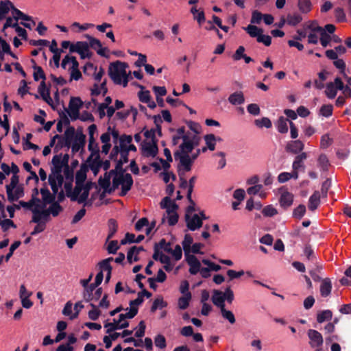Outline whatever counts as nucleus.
I'll return each mask as SVG.
<instances>
[{"label": "nucleus", "instance_id": "f257e3e1", "mask_svg": "<svg viewBox=\"0 0 351 351\" xmlns=\"http://www.w3.org/2000/svg\"><path fill=\"white\" fill-rule=\"evenodd\" d=\"M115 162V168L110 170V173H114L113 188L118 189L121 185L120 196L123 197L131 190L134 181L132 176L128 173H125L126 169L123 167L124 162L121 160Z\"/></svg>", "mask_w": 351, "mask_h": 351}, {"label": "nucleus", "instance_id": "f03ea898", "mask_svg": "<svg viewBox=\"0 0 351 351\" xmlns=\"http://www.w3.org/2000/svg\"><path fill=\"white\" fill-rule=\"evenodd\" d=\"M128 64L126 62L117 60L110 64L108 75L115 84H122L123 87L128 86L129 75L126 73Z\"/></svg>", "mask_w": 351, "mask_h": 351}, {"label": "nucleus", "instance_id": "7ed1b4c3", "mask_svg": "<svg viewBox=\"0 0 351 351\" xmlns=\"http://www.w3.org/2000/svg\"><path fill=\"white\" fill-rule=\"evenodd\" d=\"M87 171L88 160L84 161L80 169L77 171L75 175V191L77 193L80 189L82 191L80 195V203H84V206L86 205V199L88 198V182L85 183Z\"/></svg>", "mask_w": 351, "mask_h": 351}, {"label": "nucleus", "instance_id": "20e7f679", "mask_svg": "<svg viewBox=\"0 0 351 351\" xmlns=\"http://www.w3.org/2000/svg\"><path fill=\"white\" fill-rule=\"evenodd\" d=\"M82 105L83 102L80 97L71 98L69 108L65 110L72 121L77 120L79 118L80 110Z\"/></svg>", "mask_w": 351, "mask_h": 351}, {"label": "nucleus", "instance_id": "39448f33", "mask_svg": "<svg viewBox=\"0 0 351 351\" xmlns=\"http://www.w3.org/2000/svg\"><path fill=\"white\" fill-rule=\"evenodd\" d=\"M174 158L176 160H179L178 165V173L188 172L192 169L193 161L190 158V155L180 156L179 152H174Z\"/></svg>", "mask_w": 351, "mask_h": 351}, {"label": "nucleus", "instance_id": "423d86ee", "mask_svg": "<svg viewBox=\"0 0 351 351\" xmlns=\"http://www.w3.org/2000/svg\"><path fill=\"white\" fill-rule=\"evenodd\" d=\"M184 219L187 228L191 231H195L199 229L203 225V222L201 221L198 214H194L192 216L185 214Z\"/></svg>", "mask_w": 351, "mask_h": 351}, {"label": "nucleus", "instance_id": "0eeeda50", "mask_svg": "<svg viewBox=\"0 0 351 351\" xmlns=\"http://www.w3.org/2000/svg\"><path fill=\"white\" fill-rule=\"evenodd\" d=\"M93 160L92 162H89V169H91L94 174L96 176L99 169L102 167L105 171L108 170L110 167V162L108 160H106L105 161H102L100 159V156L99 153Z\"/></svg>", "mask_w": 351, "mask_h": 351}, {"label": "nucleus", "instance_id": "6e6552de", "mask_svg": "<svg viewBox=\"0 0 351 351\" xmlns=\"http://www.w3.org/2000/svg\"><path fill=\"white\" fill-rule=\"evenodd\" d=\"M141 150L145 157H156L158 152L157 142H145L142 146Z\"/></svg>", "mask_w": 351, "mask_h": 351}, {"label": "nucleus", "instance_id": "1a4fd4ad", "mask_svg": "<svg viewBox=\"0 0 351 351\" xmlns=\"http://www.w3.org/2000/svg\"><path fill=\"white\" fill-rule=\"evenodd\" d=\"M186 261L188 265L190 266L189 273L191 275L197 274L201 268V263L197 258L193 254L185 255Z\"/></svg>", "mask_w": 351, "mask_h": 351}, {"label": "nucleus", "instance_id": "9d476101", "mask_svg": "<svg viewBox=\"0 0 351 351\" xmlns=\"http://www.w3.org/2000/svg\"><path fill=\"white\" fill-rule=\"evenodd\" d=\"M70 52L79 53L82 58L88 57V43L78 41L73 43L70 48Z\"/></svg>", "mask_w": 351, "mask_h": 351}, {"label": "nucleus", "instance_id": "9b49d317", "mask_svg": "<svg viewBox=\"0 0 351 351\" xmlns=\"http://www.w3.org/2000/svg\"><path fill=\"white\" fill-rule=\"evenodd\" d=\"M308 337L310 339V345L312 348L319 347L323 344V337L320 332L313 329L308 330Z\"/></svg>", "mask_w": 351, "mask_h": 351}, {"label": "nucleus", "instance_id": "f8f14e48", "mask_svg": "<svg viewBox=\"0 0 351 351\" xmlns=\"http://www.w3.org/2000/svg\"><path fill=\"white\" fill-rule=\"evenodd\" d=\"M182 141V143L179 146V149L175 152H179L180 156L189 155L195 148L191 141H189V135L183 136Z\"/></svg>", "mask_w": 351, "mask_h": 351}, {"label": "nucleus", "instance_id": "ddd939ff", "mask_svg": "<svg viewBox=\"0 0 351 351\" xmlns=\"http://www.w3.org/2000/svg\"><path fill=\"white\" fill-rule=\"evenodd\" d=\"M113 260L114 258L112 257H109L108 258L102 260L97 265L99 269L104 270V271H107L105 278V283H108L110 280L112 270V267L110 265V262L112 261Z\"/></svg>", "mask_w": 351, "mask_h": 351}, {"label": "nucleus", "instance_id": "4468645a", "mask_svg": "<svg viewBox=\"0 0 351 351\" xmlns=\"http://www.w3.org/2000/svg\"><path fill=\"white\" fill-rule=\"evenodd\" d=\"M304 147V145L300 140H295L289 142L285 147V150L288 153L297 154L300 153Z\"/></svg>", "mask_w": 351, "mask_h": 351}, {"label": "nucleus", "instance_id": "2eb2a0df", "mask_svg": "<svg viewBox=\"0 0 351 351\" xmlns=\"http://www.w3.org/2000/svg\"><path fill=\"white\" fill-rule=\"evenodd\" d=\"M64 187L65 189L66 196L68 197H69L71 201H77L80 203V195H81L82 191L80 189L76 193L75 187L73 190L71 182H66L64 184Z\"/></svg>", "mask_w": 351, "mask_h": 351}, {"label": "nucleus", "instance_id": "dca6fc26", "mask_svg": "<svg viewBox=\"0 0 351 351\" xmlns=\"http://www.w3.org/2000/svg\"><path fill=\"white\" fill-rule=\"evenodd\" d=\"M8 200L10 202L17 201L19 199L23 197L25 195L23 187L22 186H18L14 189L6 190Z\"/></svg>", "mask_w": 351, "mask_h": 351}, {"label": "nucleus", "instance_id": "f3484780", "mask_svg": "<svg viewBox=\"0 0 351 351\" xmlns=\"http://www.w3.org/2000/svg\"><path fill=\"white\" fill-rule=\"evenodd\" d=\"M85 135L82 133L77 132L74 140L72 141L71 149L73 152H77L85 145Z\"/></svg>", "mask_w": 351, "mask_h": 351}, {"label": "nucleus", "instance_id": "a211bd4d", "mask_svg": "<svg viewBox=\"0 0 351 351\" xmlns=\"http://www.w3.org/2000/svg\"><path fill=\"white\" fill-rule=\"evenodd\" d=\"M160 207L162 208H165L167 214H170L174 210H177L178 209V205L168 196L162 199L160 202Z\"/></svg>", "mask_w": 351, "mask_h": 351}, {"label": "nucleus", "instance_id": "6ab92c4d", "mask_svg": "<svg viewBox=\"0 0 351 351\" xmlns=\"http://www.w3.org/2000/svg\"><path fill=\"white\" fill-rule=\"evenodd\" d=\"M293 202V195L289 192V191H285L283 192L280 197V205L281 207L284 208L285 209H287V208L290 207Z\"/></svg>", "mask_w": 351, "mask_h": 351}, {"label": "nucleus", "instance_id": "aec40b11", "mask_svg": "<svg viewBox=\"0 0 351 351\" xmlns=\"http://www.w3.org/2000/svg\"><path fill=\"white\" fill-rule=\"evenodd\" d=\"M307 158V154L306 152H302L300 154L297 155L295 157L293 162L292 164V169L294 170H300V169L302 171H304L305 166L304 164V161Z\"/></svg>", "mask_w": 351, "mask_h": 351}, {"label": "nucleus", "instance_id": "412c9836", "mask_svg": "<svg viewBox=\"0 0 351 351\" xmlns=\"http://www.w3.org/2000/svg\"><path fill=\"white\" fill-rule=\"evenodd\" d=\"M212 302L220 309L225 307V298L223 296V293L219 290H214L213 295L212 296Z\"/></svg>", "mask_w": 351, "mask_h": 351}, {"label": "nucleus", "instance_id": "4be33fe9", "mask_svg": "<svg viewBox=\"0 0 351 351\" xmlns=\"http://www.w3.org/2000/svg\"><path fill=\"white\" fill-rule=\"evenodd\" d=\"M98 182L100 187L104 189V191L100 194V199H104L106 193H111L116 189L113 188V185L110 187V181L102 179V177L99 178Z\"/></svg>", "mask_w": 351, "mask_h": 351}, {"label": "nucleus", "instance_id": "5701e85b", "mask_svg": "<svg viewBox=\"0 0 351 351\" xmlns=\"http://www.w3.org/2000/svg\"><path fill=\"white\" fill-rule=\"evenodd\" d=\"M332 291V282L330 278L322 280L320 285V294L322 297L326 298L330 295Z\"/></svg>", "mask_w": 351, "mask_h": 351}, {"label": "nucleus", "instance_id": "b1692460", "mask_svg": "<svg viewBox=\"0 0 351 351\" xmlns=\"http://www.w3.org/2000/svg\"><path fill=\"white\" fill-rule=\"evenodd\" d=\"M320 204V193L315 191L309 197L308 207L311 211L316 210Z\"/></svg>", "mask_w": 351, "mask_h": 351}, {"label": "nucleus", "instance_id": "393cba45", "mask_svg": "<svg viewBox=\"0 0 351 351\" xmlns=\"http://www.w3.org/2000/svg\"><path fill=\"white\" fill-rule=\"evenodd\" d=\"M112 99L110 96H108L105 98L104 102L99 104L98 107L95 111L96 113L98 114L99 117L101 119L106 116V108L110 106L112 103Z\"/></svg>", "mask_w": 351, "mask_h": 351}, {"label": "nucleus", "instance_id": "a878e982", "mask_svg": "<svg viewBox=\"0 0 351 351\" xmlns=\"http://www.w3.org/2000/svg\"><path fill=\"white\" fill-rule=\"evenodd\" d=\"M16 8L14 4L9 0L0 2V20L4 18L5 15L8 13L10 10H12L14 14V9Z\"/></svg>", "mask_w": 351, "mask_h": 351}, {"label": "nucleus", "instance_id": "bb28decb", "mask_svg": "<svg viewBox=\"0 0 351 351\" xmlns=\"http://www.w3.org/2000/svg\"><path fill=\"white\" fill-rule=\"evenodd\" d=\"M228 101L232 105H240L244 103L245 98L241 91H237L231 94L228 97Z\"/></svg>", "mask_w": 351, "mask_h": 351}, {"label": "nucleus", "instance_id": "cd10ccee", "mask_svg": "<svg viewBox=\"0 0 351 351\" xmlns=\"http://www.w3.org/2000/svg\"><path fill=\"white\" fill-rule=\"evenodd\" d=\"M118 230V223L117 221L114 219H110L108 221V236L106 238V242H108L110 239H112Z\"/></svg>", "mask_w": 351, "mask_h": 351}, {"label": "nucleus", "instance_id": "c85d7f7f", "mask_svg": "<svg viewBox=\"0 0 351 351\" xmlns=\"http://www.w3.org/2000/svg\"><path fill=\"white\" fill-rule=\"evenodd\" d=\"M132 136L131 135L128 134H122L120 136L119 139V145L117 147L119 148L121 151L127 150L128 146L132 143Z\"/></svg>", "mask_w": 351, "mask_h": 351}, {"label": "nucleus", "instance_id": "c756f323", "mask_svg": "<svg viewBox=\"0 0 351 351\" xmlns=\"http://www.w3.org/2000/svg\"><path fill=\"white\" fill-rule=\"evenodd\" d=\"M53 167L51 171L62 172L65 166L62 163V156L56 155L52 158Z\"/></svg>", "mask_w": 351, "mask_h": 351}, {"label": "nucleus", "instance_id": "7c9ffc66", "mask_svg": "<svg viewBox=\"0 0 351 351\" xmlns=\"http://www.w3.org/2000/svg\"><path fill=\"white\" fill-rule=\"evenodd\" d=\"M298 7L300 12L307 14L312 10L311 0H298Z\"/></svg>", "mask_w": 351, "mask_h": 351}, {"label": "nucleus", "instance_id": "2f4dec72", "mask_svg": "<svg viewBox=\"0 0 351 351\" xmlns=\"http://www.w3.org/2000/svg\"><path fill=\"white\" fill-rule=\"evenodd\" d=\"M288 119L281 116L278 118L276 122V127L278 131L281 134H285L288 132L287 121Z\"/></svg>", "mask_w": 351, "mask_h": 351}, {"label": "nucleus", "instance_id": "473e14b6", "mask_svg": "<svg viewBox=\"0 0 351 351\" xmlns=\"http://www.w3.org/2000/svg\"><path fill=\"white\" fill-rule=\"evenodd\" d=\"M193 242V237L189 234H186L184 235V238L183 241L182 242V245L183 247V250L184 251V255L190 254L191 252V245Z\"/></svg>", "mask_w": 351, "mask_h": 351}, {"label": "nucleus", "instance_id": "72a5a7b5", "mask_svg": "<svg viewBox=\"0 0 351 351\" xmlns=\"http://www.w3.org/2000/svg\"><path fill=\"white\" fill-rule=\"evenodd\" d=\"M191 300V293H187L186 295L182 296L178 299V305L180 309L185 310L189 306L190 300Z\"/></svg>", "mask_w": 351, "mask_h": 351}, {"label": "nucleus", "instance_id": "f704fd0d", "mask_svg": "<svg viewBox=\"0 0 351 351\" xmlns=\"http://www.w3.org/2000/svg\"><path fill=\"white\" fill-rule=\"evenodd\" d=\"M71 64V69L78 67V62L76 58L73 56L66 55L62 60L61 66L63 69H66L67 64Z\"/></svg>", "mask_w": 351, "mask_h": 351}, {"label": "nucleus", "instance_id": "c9c22d12", "mask_svg": "<svg viewBox=\"0 0 351 351\" xmlns=\"http://www.w3.org/2000/svg\"><path fill=\"white\" fill-rule=\"evenodd\" d=\"M318 165L323 171H328V168L330 165L328 157L326 154H322L319 155L318 160Z\"/></svg>", "mask_w": 351, "mask_h": 351}, {"label": "nucleus", "instance_id": "e433bc0d", "mask_svg": "<svg viewBox=\"0 0 351 351\" xmlns=\"http://www.w3.org/2000/svg\"><path fill=\"white\" fill-rule=\"evenodd\" d=\"M332 317V311L330 310H324L317 313V321L318 323H323L325 321L330 320Z\"/></svg>", "mask_w": 351, "mask_h": 351}, {"label": "nucleus", "instance_id": "4c0bfd02", "mask_svg": "<svg viewBox=\"0 0 351 351\" xmlns=\"http://www.w3.org/2000/svg\"><path fill=\"white\" fill-rule=\"evenodd\" d=\"M40 193L42 195L43 200L45 204H51L55 199V195L51 194L49 189L43 188L40 189Z\"/></svg>", "mask_w": 351, "mask_h": 351}, {"label": "nucleus", "instance_id": "58836bf2", "mask_svg": "<svg viewBox=\"0 0 351 351\" xmlns=\"http://www.w3.org/2000/svg\"><path fill=\"white\" fill-rule=\"evenodd\" d=\"M191 12L193 15L194 19L196 20L199 25L205 21L206 18L203 10L198 12L196 7H192L191 8Z\"/></svg>", "mask_w": 351, "mask_h": 351}, {"label": "nucleus", "instance_id": "ea45409f", "mask_svg": "<svg viewBox=\"0 0 351 351\" xmlns=\"http://www.w3.org/2000/svg\"><path fill=\"white\" fill-rule=\"evenodd\" d=\"M302 21V17L298 13L287 15V23L291 26H295Z\"/></svg>", "mask_w": 351, "mask_h": 351}, {"label": "nucleus", "instance_id": "a19ab883", "mask_svg": "<svg viewBox=\"0 0 351 351\" xmlns=\"http://www.w3.org/2000/svg\"><path fill=\"white\" fill-rule=\"evenodd\" d=\"M244 29L252 38H257L260 33L263 32V29L258 28L257 26L253 25H247Z\"/></svg>", "mask_w": 351, "mask_h": 351}, {"label": "nucleus", "instance_id": "79ce46f5", "mask_svg": "<svg viewBox=\"0 0 351 351\" xmlns=\"http://www.w3.org/2000/svg\"><path fill=\"white\" fill-rule=\"evenodd\" d=\"M54 182L56 184H62L63 176L62 172L51 171V173L49 176V183Z\"/></svg>", "mask_w": 351, "mask_h": 351}, {"label": "nucleus", "instance_id": "37998d69", "mask_svg": "<svg viewBox=\"0 0 351 351\" xmlns=\"http://www.w3.org/2000/svg\"><path fill=\"white\" fill-rule=\"evenodd\" d=\"M304 254L306 257V259L312 263L317 261L314 251L310 245H305L304 248Z\"/></svg>", "mask_w": 351, "mask_h": 351}, {"label": "nucleus", "instance_id": "c03bdc74", "mask_svg": "<svg viewBox=\"0 0 351 351\" xmlns=\"http://www.w3.org/2000/svg\"><path fill=\"white\" fill-rule=\"evenodd\" d=\"M337 90L335 88V84L329 82L326 86L325 93L328 98L334 99L337 95Z\"/></svg>", "mask_w": 351, "mask_h": 351}, {"label": "nucleus", "instance_id": "a18cd8bd", "mask_svg": "<svg viewBox=\"0 0 351 351\" xmlns=\"http://www.w3.org/2000/svg\"><path fill=\"white\" fill-rule=\"evenodd\" d=\"M75 129L73 127H69L64 134V141L71 145L72 141L75 136Z\"/></svg>", "mask_w": 351, "mask_h": 351}, {"label": "nucleus", "instance_id": "49530a36", "mask_svg": "<svg viewBox=\"0 0 351 351\" xmlns=\"http://www.w3.org/2000/svg\"><path fill=\"white\" fill-rule=\"evenodd\" d=\"M33 68L34 69L33 74L34 80L36 82L40 79H42V81H45L46 76L42 67L36 65Z\"/></svg>", "mask_w": 351, "mask_h": 351}, {"label": "nucleus", "instance_id": "de8ad7c7", "mask_svg": "<svg viewBox=\"0 0 351 351\" xmlns=\"http://www.w3.org/2000/svg\"><path fill=\"white\" fill-rule=\"evenodd\" d=\"M204 138L206 144L207 145V147L210 151L215 150L216 136L213 134H210L205 135Z\"/></svg>", "mask_w": 351, "mask_h": 351}, {"label": "nucleus", "instance_id": "09e8293b", "mask_svg": "<svg viewBox=\"0 0 351 351\" xmlns=\"http://www.w3.org/2000/svg\"><path fill=\"white\" fill-rule=\"evenodd\" d=\"M14 19L16 21H18L19 19H21L25 21H32V17L24 14L21 10L17 9L16 8L14 9Z\"/></svg>", "mask_w": 351, "mask_h": 351}, {"label": "nucleus", "instance_id": "8fccbe9b", "mask_svg": "<svg viewBox=\"0 0 351 351\" xmlns=\"http://www.w3.org/2000/svg\"><path fill=\"white\" fill-rule=\"evenodd\" d=\"M254 123L257 127L260 128H262L263 127L266 128H270L272 126L271 121L267 117H263L261 119H256L254 121Z\"/></svg>", "mask_w": 351, "mask_h": 351}, {"label": "nucleus", "instance_id": "3c124183", "mask_svg": "<svg viewBox=\"0 0 351 351\" xmlns=\"http://www.w3.org/2000/svg\"><path fill=\"white\" fill-rule=\"evenodd\" d=\"M306 213V206L304 204H300L293 211V217L296 219H302Z\"/></svg>", "mask_w": 351, "mask_h": 351}, {"label": "nucleus", "instance_id": "603ef678", "mask_svg": "<svg viewBox=\"0 0 351 351\" xmlns=\"http://www.w3.org/2000/svg\"><path fill=\"white\" fill-rule=\"evenodd\" d=\"M222 317L228 320L230 324H234L236 322L235 317L233 313L230 311L226 310L225 307L220 309Z\"/></svg>", "mask_w": 351, "mask_h": 351}, {"label": "nucleus", "instance_id": "864d4df0", "mask_svg": "<svg viewBox=\"0 0 351 351\" xmlns=\"http://www.w3.org/2000/svg\"><path fill=\"white\" fill-rule=\"evenodd\" d=\"M119 323L117 322L116 319H113V322H106L104 324V328H107L106 333L110 334L112 332L119 330Z\"/></svg>", "mask_w": 351, "mask_h": 351}, {"label": "nucleus", "instance_id": "5fc2aeb1", "mask_svg": "<svg viewBox=\"0 0 351 351\" xmlns=\"http://www.w3.org/2000/svg\"><path fill=\"white\" fill-rule=\"evenodd\" d=\"M43 207L44 206L40 207V206L37 204L36 207H35L34 209H32L33 217H32V219L31 221L32 222H34L36 223H45V221H43V220L41 218V215H40L39 209H38L39 208H43Z\"/></svg>", "mask_w": 351, "mask_h": 351}, {"label": "nucleus", "instance_id": "6e6d98bb", "mask_svg": "<svg viewBox=\"0 0 351 351\" xmlns=\"http://www.w3.org/2000/svg\"><path fill=\"white\" fill-rule=\"evenodd\" d=\"M333 106L331 104L323 105L320 110L319 113L325 117H329L332 114Z\"/></svg>", "mask_w": 351, "mask_h": 351}, {"label": "nucleus", "instance_id": "4d7b16f0", "mask_svg": "<svg viewBox=\"0 0 351 351\" xmlns=\"http://www.w3.org/2000/svg\"><path fill=\"white\" fill-rule=\"evenodd\" d=\"M62 210L61 206L58 202H52L48 208L49 214H51L53 217L58 216Z\"/></svg>", "mask_w": 351, "mask_h": 351}, {"label": "nucleus", "instance_id": "13d9d810", "mask_svg": "<svg viewBox=\"0 0 351 351\" xmlns=\"http://www.w3.org/2000/svg\"><path fill=\"white\" fill-rule=\"evenodd\" d=\"M155 346L160 349L167 346L165 337L162 335H157L154 338Z\"/></svg>", "mask_w": 351, "mask_h": 351}, {"label": "nucleus", "instance_id": "bf43d9fd", "mask_svg": "<svg viewBox=\"0 0 351 351\" xmlns=\"http://www.w3.org/2000/svg\"><path fill=\"white\" fill-rule=\"evenodd\" d=\"M262 213L265 217H273L278 213V211L272 205H268L263 209Z\"/></svg>", "mask_w": 351, "mask_h": 351}, {"label": "nucleus", "instance_id": "052dcab7", "mask_svg": "<svg viewBox=\"0 0 351 351\" xmlns=\"http://www.w3.org/2000/svg\"><path fill=\"white\" fill-rule=\"evenodd\" d=\"M258 43H263L265 46L268 47L271 43V37L269 35H264L263 33H260L256 38Z\"/></svg>", "mask_w": 351, "mask_h": 351}, {"label": "nucleus", "instance_id": "680f3d73", "mask_svg": "<svg viewBox=\"0 0 351 351\" xmlns=\"http://www.w3.org/2000/svg\"><path fill=\"white\" fill-rule=\"evenodd\" d=\"M19 176L13 175L11 178L10 183L5 186L6 190H8V191L10 192V190L14 189L16 187L19 186Z\"/></svg>", "mask_w": 351, "mask_h": 351}, {"label": "nucleus", "instance_id": "e2e57ef3", "mask_svg": "<svg viewBox=\"0 0 351 351\" xmlns=\"http://www.w3.org/2000/svg\"><path fill=\"white\" fill-rule=\"evenodd\" d=\"M27 93H29V87L27 86V82L25 80H23L20 82V86L18 89V94L21 97H23Z\"/></svg>", "mask_w": 351, "mask_h": 351}, {"label": "nucleus", "instance_id": "0e129e2a", "mask_svg": "<svg viewBox=\"0 0 351 351\" xmlns=\"http://www.w3.org/2000/svg\"><path fill=\"white\" fill-rule=\"evenodd\" d=\"M331 40V36L325 31L320 33V43L324 47H326Z\"/></svg>", "mask_w": 351, "mask_h": 351}, {"label": "nucleus", "instance_id": "69168bd1", "mask_svg": "<svg viewBox=\"0 0 351 351\" xmlns=\"http://www.w3.org/2000/svg\"><path fill=\"white\" fill-rule=\"evenodd\" d=\"M245 50V49L243 46H239L232 56V58L234 59V60L238 61L240 60L241 59H243L244 56L245 55L244 53Z\"/></svg>", "mask_w": 351, "mask_h": 351}, {"label": "nucleus", "instance_id": "338daca9", "mask_svg": "<svg viewBox=\"0 0 351 351\" xmlns=\"http://www.w3.org/2000/svg\"><path fill=\"white\" fill-rule=\"evenodd\" d=\"M138 97L140 101L147 103L151 99L150 92L149 90L140 91L138 93Z\"/></svg>", "mask_w": 351, "mask_h": 351}, {"label": "nucleus", "instance_id": "774afa93", "mask_svg": "<svg viewBox=\"0 0 351 351\" xmlns=\"http://www.w3.org/2000/svg\"><path fill=\"white\" fill-rule=\"evenodd\" d=\"M119 248L118 241L117 240H112L109 242L107 251L109 254H116Z\"/></svg>", "mask_w": 351, "mask_h": 351}]
</instances>
